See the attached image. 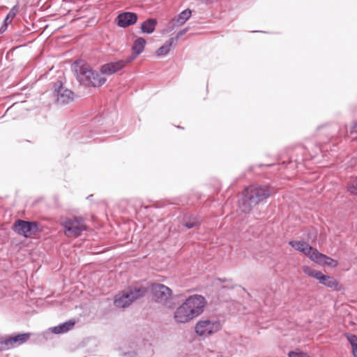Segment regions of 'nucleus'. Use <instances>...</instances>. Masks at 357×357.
<instances>
[{"instance_id":"1","label":"nucleus","mask_w":357,"mask_h":357,"mask_svg":"<svg viewBox=\"0 0 357 357\" xmlns=\"http://www.w3.org/2000/svg\"><path fill=\"white\" fill-rule=\"evenodd\" d=\"M76 78L80 84L86 87H99L103 85L107 79L101 71L93 70L91 66L83 60L74 62L73 65Z\"/></svg>"},{"instance_id":"2","label":"nucleus","mask_w":357,"mask_h":357,"mask_svg":"<svg viewBox=\"0 0 357 357\" xmlns=\"http://www.w3.org/2000/svg\"><path fill=\"white\" fill-rule=\"evenodd\" d=\"M271 190L267 185H252L243 192L239 200V208L244 213H250L252 208L265 202L271 195Z\"/></svg>"},{"instance_id":"3","label":"nucleus","mask_w":357,"mask_h":357,"mask_svg":"<svg viewBox=\"0 0 357 357\" xmlns=\"http://www.w3.org/2000/svg\"><path fill=\"white\" fill-rule=\"evenodd\" d=\"M146 40L144 38L139 37L135 40L132 46V55L126 59H120L116 61L109 62L101 66V72L104 74L112 75L122 70L126 64L132 62L144 50Z\"/></svg>"},{"instance_id":"4","label":"nucleus","mask_w":357,"mask_h":357,"mask_svg":"<svg viewBox=\"0 0 357 357\" xmlns=\"http://www.w3.org/2000/svg\"><path fill=\"white\" fill-rule=\"evenodd\" d=\"M147 292V288L143 286L130 287L121 294L115 296L114 304L117 307L124 308L129 306L135 300L143 297Z\"/></svg>"},{"instance_id":"5","label":"nucleus","mask_w":357,"mask_h":357,"mask_svg":"<svg viewBox=\"0 0 357 357\" xmlns=\"http://www.w3.org/2000/svg\"><path fill=\"white\" fill-rule=\"evenodd\" d=\"M318 151H321L319 146H315V150L310 151L309 148L304 145H296L291 150L290 155L288 154V161L282 160L279 164L292 165V167H296L297 164L301 163L304 160L311 159Z\"/></svg>"},{"instance_id":"6","label":"nucleus","mask_w":357,"mask_h":357,"mask_svg":"<svg viewBox=\"0 0 357 357\" xmlns=\"http://www.w3.org/2000/svg\"><path fill=\"white\" fill-rule=\"evenodd\" d=\"M222 324L215 317H202L195 325V333L201 337H208L220 331Z\"/></svg>"},{"instance_id":"7","label":"nucleus","mask_w":357,"mask_h":357,"mask_svg":"<svg viewBox=\"0 0 357 357\" xmlns=\"http://www.w3.org/2000/svg\"><path fill=\"white\" fill-rule=\"evenodd\" d=\"M61 225L65 229V234L68 237H78L82 231L86 230L84 218L80 216L67 218L62 222Z\"/></svg>"},{"instance_id":"8","label":"nucleus","mask_w":357,"mask_h":357,"mask_svg":"<svg viewBox=\"0 0 357 357\" xmlns=\"http://www.w3.org/2000/svg\"><path fill=\"white\" fill-rule=\"evenodd\" d=\"M305 274L319 280L322 285L331 288L333 290L340 291L341 285L339 282L333 277L323 274L320 271L313 269L307 266L303 267Z\"/></svg>"},{"instance_id":"9","label":"nucleus","mask_w":357,"mask_h":357,"mask_svg":"<svg viewBox=\"0 0 357 357\" xmlns=\"http://www.w3.org/2000/svg\"><path fill=\"white\" fill-rule=\"evenodd\" d=\"M40 224L36 221H27L17 219L12 226V229L17 234L30 238L39 231Z\"/></svg>"},{"instance_id":"10","label":"nucleus","mask_w":357,"mask_h":357,"mask_svg":"<svg viewBox=\"0 0 357 357\" xmlns=\"http://www.w3.org/2000/svg\"><path fill=\"white\" fill-rule=\"evenodd\" d=\"M53 96L56 103L60 105L70 104L74 100L73 91L66 88L61 80L54 83Z\"/></svg>"},{"instance_id":"11","label":"nucleus","mask_w":357,"mask_h":357,"mask_svg":"<svg viewBox=\"0 0 357 357\" xmlns=\"http://www.w3.org/2000/svg\"><path fill=\"white\" fill-rule=\"evenodd\" d=\"M183 303L193 319L203 312L206 301L205 298L201 295H192L185 299Z\"/></svg>"},{"instance_id":"12","label":"nucleus","mask_w":357,"mask_h":357,"mask_svg":"<svg viewBox=\"0 0 357 357\" xmlns=\"http://www.w3.org/2000/svg\"><path fill=\"white\" fill-rule=\"evenodd\" d=\"M149 288L153 299L158 303L165 304L172 298V289L163 284L153 282Z\"/></svg>"},{"instance_id":"13","label":"nucleus","mask_w":357,"mask_h":357,"mask_svg":"<svg viewBox=\"0 0 357 357\" xmlns=\"http://www.w3.org/2000/svg\"><path fill=\"white\" fill-rule=\"evenodd\" d=\"M116 20L119 26L126 28L137 22V15L132 12H123L118 15Z\"/></svg>"},{"instance_id":"14","label":"nucleus","mask_w":357,"mask_h":357,"mask_svg":"<svg viewBox=\"0 0 357 357\" xmlns=\"http://www.w3.org/2000/svg\"><path fill=\"white\" fill-rule=\"evenodd\" d=\"M174 319L175 321L178 324H185L192 320L184 303L176 309L174 314Z\"/></svg>"},{"instance_id":"15","label":"nucleus","mask_w":357,"mask_h":357,"mask_svg":"<svg viewBox=\"0 0 357 357\" xmlns=\"http://www.w3.org/2000/svg\"><path fill=\"white\" fill-rule=\"evenodd\" d=\"M75 324V321L74 319H69L62 324H59L58 326L50 328V330L52 333L54 334H61L70 331Z\"/></svg>"},{"instance_id":"16","label":"nucleus","mask_w":357,"mask_h":357,"mask_svg":"<svg viewBox=\"0 0 357 357\" xmlns=\"http://www.w3.org/2000/svg\"><path fill=\"white\" fill-rule=\"evenodd\" d=\"M314 262L321 266L326 265L330 267H336L338 264L336 260L321 252L318 253L317 259H315Z\"/></svg>"},{"instance_id":"17","label":"nucleus","mask_w":357,"mask_h":357,"mask_svg":"<svg viewBox=\"0 0 357 357\" xmlns=\"http://www.w3.org/2000/svg\"><path fill=\"white\" fill-rule=\"evenodd\" d=\"M158 21L154 18H148L141 24V31L144 33L151 34L153 33Z\"/></svg>"},{"instance_id":"18","label":"nucleus","mask_w":357,"mask_h":357,"mask_svg":"<svg viewBox=\"0 0 357 357\" xmlns=\"http://www.w3.org/2000/svg\"><path fill=\"white\" fill-rule=\"evenodd\" d=\"M175 43V38H169L167 40L160 48H158L155 54L158 56H162L167 55L171 50L173 44Z\"/></svg>"},{"instance_id":"19","label":"nucleus","mask_w":357,"mask_h":357,"mask_svg":"<svg viewBox=\"0 0 357 357\" xmlns=\"http://www.w3.org/2000/svg\"><path fill=\"white\" fill-rule=\"evenodd\" d=\"M192 11L190 9L183 10L176 18L173 20L174 25L181 26L191 16Z\"/></svg>"},{"instance_id":"20","label":"nucleus","mask_w":357,"mask_h":357,"mask_svg":"<svg viewBox=\"0 0 357 357\" xmlns=\"http://www.w3.org/2000/svg\"><path fill=\"white\" fill-rule=\"evenodd\" d=\"M31 333H19L13 336H10L12 340V343L14 347L20 346L23 343L26 342L30 337Z\"/></svg>"},{"instance_id":"21","label":"nucleus","mask_w":357,"mask_h":357,"mask_svg":"<svg viewBox=\"0 0 357 357\" xmlns=\"http://www.w3.org/2000/svg\"><path fill=\"white\" fill-rule=\"evenodd\" d=\"M301 252L309 257V259L312 261H314V260L317 259L318 253H319L317 249L314 248L307 243L303 247V250H302Z\"/></svg>"},{"instance_id":"22","label":"nucleus","mask_w":357,"mask_h":357,"mask_svg":"<svg viewBox=\"0 0 357 357\" xmlns=\"http://www.w3.org/2000/svg\"><path fill=\"white\" fill-rule=\"evenodd\" d=\"M199 224L200 219L198 216H190L183 222V225L188 229L194 228Z\"/></svg>"},{"instance_id":"23","label":"nucleus","mask_w":357,"mask_h":357,"mask_svg":"<svg viewBox=\"0 0 357 357\" xmlns=\"http://www.w3.org/2000/svg\"><path fill=\"white\" fill-rule=\"evenodd\" d=\"M14 348L10 337L0 340V351L8 350Z\"/></svg>"},{"instance_id":"24","label":"nucleus","mask_w":357,"mask_h":357,"mask_svg":"<svg viewBox=\"0 0 357 357\" xmlns=\"http://www.w3.org/2000/svg\"><path fill=\"white\" fill-rule=\"evenodd\" d=\"M305 243L306 242L303 241H290L289 242V245L299 252H301V250H303V247L305 246Z\"/></svg>"},{"instance_id":"25","label":"nucleus","mask_w":357,"mask_h":357,"mask_svg":"<svg viewBox=\"0 0 357 357\" xmlns=\"http://www.w3.org/2000/svg\"><path fill=\"white\" fill-rule=\"evenodd\" d=\"M129 347L132 350L123 351V356L126 357H135L137 356V343L135 342H132Z\"/></svg>"},{"instance_id":"26","label":"nucleus","mask_w":357,"mask_h":357,"mask_svg":"<svg viewBox=\"0 0 357 357\" xmlns=\"http://www.w3.org/2000/svg\"><path fill=\"white\" fill-rule=\"evenodd\" d=\"M288 356L289 357H307V354L297 349L295 351H289L288 354Z\"/></svg>"},{"instance_id":"27","label":"nucleus","mask_w":357,"mask_h":357,"mask_svg":"<svg viewBox=\"0 0 357 357\" xmlns=\"http://www.w3.org/2000/svg\"><path fill=\"white\" fill-rule=\"evenodd\" d=\"M18 12V7L17 6H13L9 13L7 14V18H10V20H13L17 15Z\"/></svg>"},{"instance_id":"28","label":"nucleus","mask_w":357,"mask_h":357,"mask_svg":"<svg viewBox=\"0 0 357 357\" xmlns=\"http://www.w3.org/2000/svg\"><path fill=\"white\" fill-rule=\"evenodd\" d=\"M188 31V28H185V29H183L181 30H180L176 35L175 37H172V38H175V43H176V41L178 40V39L181 37L182 36H183L184 34H185Z\"/></svg>"},{"instance_id":"29","label":"nucleus","mask_w":357,"mask_h":357,"mask_svg":"<svg viewBox=\"0 0 357 357\" xmlns=\"http://www.w3.org/2000/svg\"><path fill=\"white\" fill-rule=\"evenodd\" d=\"M348 341L350 343L351 346H353L357 344V336L356 335L350 334L347 337Z\"/></svg>"},{"instance_id":"30","label":"nucleus","mask_w":357,"mask_h":357,"mask_svg":"<svg viewBox=\"0 0 357 357\" xmlns=\"http://www.w3.org/2000/svg\"><path fill=\"white\" fill-rule=\"evenodd\" d=\"M348 190L351 194L357 195V182L356 185H350L348 188Z\"/></svg>"},{"instance_id":"31","label":"nucleus","mask_w":357,"mask_h":357,"mask_svg":"<svg viewBox=\"0 0 357 357\" xmlns=\"http://www.w3.org/2000/svg\"><path fill=\"white\" fill-rule=\"evenodd\" d=\"M351 347L354 357H357V343L351 346Z\"/></svg>"},{"instance_id":"32","label":"nucleus","mask_w":357,"mask_h":357,"mask_svg":"<svg viewBox=\"0 0 357 357\" xmlns=\"http://www.w3.org/2000/svg\"><path fill=\"white\" fill-rule=\"evenodd\" d=\"M351 132H357V121L354 123V125L351 128Z\"/></svg>"},{"instance_id":"33","label":"nucleus","mask_w":357,"mask_h":357,"mask_svg":"<svg viewBox=\"0 0 357 357\" xmlns=\"http://www.w3.org/2000/svg\"><path fill=\"white\" fill-rule=\"evenodd\" d=\"M8 26L5 25L4 24H2L1 26H0V34L3 33V32H5V31L6 30Z\"/></svg>"},{"instance_id":"34","label":"nucleus","mask_w":357,"mask_h":357,"mask_svg":"<svg viewBox=\"0 0 357 357\" xmlns=\"http://www.w3.org/2000/svg\"><path fill=\"white\" fill-rule=\"evenodd\" d=\"M12 20L10 18H7V16L5 17L3 24H4L6 26H8L9 23H10Z\"/></svg>"},{"instance_id":"35","label":"nucleus","mask_w":357,"mask_h":357,"mask_svg":"<svg viewBox=\"0 0 357 357\" xmlns=\"http://www.w3.org/2000/svg\"><path fill=\"white\" fill-rule=\"evenodd\" d=\"M214 0H207L208 3H211Z\"/></svg>"},{"instance_id":"36","label":"nucleus","mask_w":357,"mask_h":357,"mask_svg":"<svg viewBox=\"0 0 357 357\" xmlns=\"http://www.w3.org/2000/svg\"><path fill=\"white\" fill-rule=\"evenodd\" d=\"M266 166L271 167V166H273V165H272V164L271 165H266Z\"/></svg>"},{"instance_id":"37","label":"nucleus","mask_w":357,"mask_h":357,"mask_svg":"<svg viewBox=\"0 0 357 357\" xmlns=\"http://www.w3.org/2000/svg\"><path fill=\"white\" fill-rule=\"evenodd\" d=\"M307 357H310V356L307 355Z\"/></svg>"}]
</instances>
